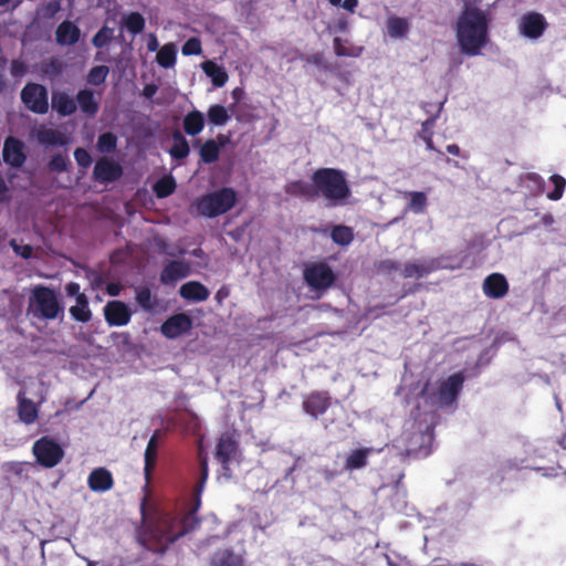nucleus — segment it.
Returning <instances> with one entry per match:
<instances>
[{
    "label": "nucleus",
    "mask_w": 566,
    "mask_h": 566,
    "mask_svg": "<svg viewBox=\"0 0 566 566\" xmlns=\"http://www.w3.org/2000/svg\"><path fill=\"white\" fill-rule=\"evenodd\" d=\"M157 90L158 87L155 84H147L143 90V94L145 97L151 98L156 94Z\"/></svg>",
    "instance_id": "obj_62"
},
{
    "label": "nucleus",
    "mask_w": 566,
    "mask_h": 566,
    "mask_svg": "<svg viewBox=\"0 0 566 566\" xmlns=\"http://www.w3.org/2000/svg\"><path fill=\"white\" fill-rule=\"evenodd\" d=\"M547 25V21L542 13L528 12L520 19L518 29L524 36L538 39L543 35Z\"/></svg>",
    "instance_id": "obj_12"
},
{
    "label": "nucleus",
    "mask_w": 566,
    "mask_h": 566,
    "mask_svg": "<svg viewBox=\"0 0 566 566\" xmlns=\"http://www.w3.org/2000/svg\"><path fill=\"white\" fill-rule=\"evenodd\" d=\"M207 116L209 122L217 126L224 125L230 119L228 111L220 104L211 105L208 109Z\"/></svg>",
    "instance_id": "obj_41"
},
{
    "label": "nucleus",
    "mask_w": 566,
    "mask_h": 566,
    "mask_svg": "<svg viewBox=\"0 0 566 566\" xmlns=\"http://www.w3.org/2000/svg\"><path fill=\"white\" fill-rule=\"evenodd\" d=\"M177 184L171 175H165L159 178L153 186V190L157 198L164 199L172 195L176 190Z\"/></svg>",
    "instance_id": "obj_35"
},
{
    "label": "nucleus",
    "mask_w": 566,
    "mask_h": 566,
    "mask_svg": "<svg viewBox=\"0 0 566 566\" xmlns=\"http://www.w3.org/2000/svg\"><path fill=\"white\" fill-rule=\"evenodd\" d=\"M113 38H114V29L108 28L107 25H104L93 36L92 44L96 49H103L113 40Z\"/></svg>",
    "instance_id": "obj_46"
},
{
    "label": "nucleus",
    "mask_w": 566,
    "mask_h": 566,
    "mask_svg": "<svg viewBox=\"0 0 566 566\" xmlns=\"http://www.w3.org/2000/svg\"><path fill=\"white\" fill-rule=\"evenodd\" d=\"M192 327L191 318L185 314H175L167 318L160 326L161 334L169 338L175 339L180 335L189 332Z\"/></svg>",
    "instance_id": "obj_15"
},
{
    "label": "nucleus",
    "mask_w": 566,
    "mask_h": 566,
    "mask_svg": "<svg viewBox=\"0 0 566 566\" xmlns=\"http://www.w3.org/2000/svg\"><path fill=\"white\" fill-rule=\"evenodd\" d=\"M238 451V442L229 433L220 437L217 448L216 458L224 470L229 469L230 462Z\"/></svg>",
    "instance_id": "obj_17"
},
{
    "label": "nucleus",
    "mask_w": 566,
    "mask_h": 566,
    "mask_svg": "<svg viewBox=\"0 0 566 566\" xmlns=\"http://www.w3.org/2000/svg\"><path fill=\"white\" fill-rule=\"evenodd\" d=\"M406 197L409 198L407 205L408 210L416 214H421L426 211L428 206V197L423 191H409L406 192Z\"/></svg>",
    "instance_id": "obj_37"
},
{
    "label": "nucleus",
    "mask_w": 566,
    "mask_h": 566,
    "mask_svg": "<svg viewBox=\"0 0 566 566\" xmlns=\"http://www.w3.org/2000/svg\"><path fill=\"white\" fill-rule=\"evenodd\" d=\"M438 269L436 260L423 261L420 263L407 262L401 269V275L405 279L423 277Z\"/></svg>",
    "instance_id": "obj_27"
},
{
    "label": "nucleus",
    "mask_w": 566,
    "mask_h": 566,
    "mask_svg": "<svg viewBox=\"0 0 566 566\" xmlns=\"http://www.w3.org/2000/svg\"><path fill=\"white\" fill-rule=\"evenodd\" d=\"M123 175V168L119 164L103 157L95 164L93 178L99 184L114 182Z\"/></svg>",
    "instance_id": "obj_14"
},
{
    "label": "nucleus",
    "mask_w": 566,
    "mask_h": 566,
    "mask_svg": "<svg viewBox=\"0 0 566 566\" xmlns=\"http://www.w3.org/2000/svg\"><path fill=\"white\" fill-rule=\"evenodd\" d=\"M464 380L465 377L463 371L454 373L441 381L437 390L432 392L429 391V384L427 382L422 388L420 396L431 405H437L441 408L452 407L458 401Z\"/></svg>",
    "instance_id": "obj_5"
},
{
    "label": "nucleus",
    "mask_w": 566,
    "mask_h": 566,
    "mask_svg": "<svg viewBox=\"0 0 566 566\" xmlns=\"http://www.w3.org/2000/svg\"><path fill=\"white\" fill-rule=\"evenodd\" d=\"M75 101L81 112L88 117L96 116L99 111V104L94 96V92L88 88L80 90Z\"/></svg>",
    "instance_id": "obj_26"
},
{
    "label": "nucleus",
    "mask_w": 566,
    "mask_h": 566,
    "mask_svg": "<svg viewBox=\"0 0 566 566\" xmlns=\"http://www.w3.org/2000/svg\"><path fill=\"white\" fill-rule=\"evenodd\" d=\"M122 25L135 35L144 31L146 21L142 13L130 12L123 18Z\"/></svg>",
    "instance_id": "obj_38"
},
{
    "label": "nucleus",
    "mask_w": 566,
    "mask_h": 566,
    "mask_svg": "<svg viewBox=\"0 0 566 566\" xmlns=\"http://www.w3.org/2000/svg\"><path fill=\"white\" fill-rule=\"evenodd\" d=\"M305 283L315 291H325L336 281V275L326 262H313L303 270Z\"/></svg>",
    "instance_id": "obj_8"
},
{
    "label": "nucleus",
    "mask_w": 566,
    "mask_h": 566,
    "mask_svg": "<svg viewBox=\"0 0 566 566\" xmlns=\"http://www.w3.org/2000/svg\"><path fill=\"white\" fill-rule=\"evenodd\" d=\"M482 290L490 298H502L509 292V282L503 274L492 273L484 279Z\"/></svg>",
    "instance_id": "obj_16"
},
{
    "label": "nucleus",
    "mask_w": 566,
    "mask_h": 566,
    "mask_svg": "<svg viewBox=\"0 0 566 566\" xmlns=\"http://www.w3.org/2000/svg\"><path fill=\"white\" fill-rule=\"evenodd\" d=\"M120 291H122V286L118 283H109L106 286V292L111 296L119 295Z\"/></svg>",
    "instance_id": "obj_61"
},
{
    "label": "nucleus",
    "mask_w": 566,
    "mask_h": 566,
    "mask_svg": "<svg viewBox=\"0 0 566 566\" xmlns=\"http://www.w3.org/2000/svg\"><path fill=\"white\" fill-rule=\"evenodd\" d=\"M135 298H136V302L138 303V305L146 312H151L157 305V302L153 297L150 289L146 287V286L139 287L136 291Z\"/></svg>",
    "instance_id": "obj_43"
},
{
    "label": "nucleus",
    "mask_w": 566,
    "mask_h": 566,
    "mask_svg": "<svg viewBox=\"0 0 566 566\" xmlns=\"http://www.w3.org/2000/svg\"><path fill=\"white\" fill-rule=\"evenodd\" d=\"M199 467H200V476L199 478H202V480H208L209 468H208L207 458H200Z\"/></svg>",
    "instance_id": "obj_59"
},
{
    "label": "nucleus",
    "mask_w": 566,
    "mask_h": 566,
    "mask_svg": "<svg viewBox=\"0 0 566 566\" xmlns=\"http://www.w3.org/2000/svg\"><path fill=\"white\" fill-rule=\"evenodd\" d=\"M109 69L106 65L94 66L88 71L87 82L91 85L98 86L106 81Z\"/></svg>",
    "instance_id": "obj_45"
},
{
    "label": "nucleus",
    "mask_w": 566,
    "mask_h": 566,
    "mask_svg": "<svg viewBox=\"0 0 566 566\" xmlns=\"http://www.w3.org/2000/svg\"><path fill=\"white\" fill-rule=\"evenodd\" d=\"M159 432L155 431V433L150 437L146 449L144 453V475L146 479V482L149 483L151 479V474L156 468L157 464V457H158V447H159Z\"/></svg>",
    "instance_id": "obj_20"
},
{
    "label": "nucleus",
    "mask_w": 566,
    "mask_h": 566,
    "mask_svg": "<svg viewBox=\"0 0 566 566\" xmlns=\"http://www.w3.org/2000/svg\"><path fill=\"white\" fill-rule=\"evenodd\" d=\"M311 180L315 184L316 199L323 197L328 207L344 205L352 196V190L346 179V174L336 168H318Z\"/></svg>",
    "instance_id": "obj_3"
},
{
    "label": "nucleus",
    "mask_w": 566,
    "mask_h": 566,
    "mask_svg": "<svg viewBox=\"0 0 566 566\" xmlns=\"http://www.w3.org/2000/svg\"><path fill=\"white\" fill-rule=\"evenodd\" d=\"M526 179L532 181L536 186L538 191H543L544 180L539 175L535 172H530L527 174Z\"/></svg>",
    "instance_id": "obj_57"
},
{
    "label": "nucleus",
    "mask_w": 566,
    "mask_h": 566,
    "mask_svg": "<svg viewBox=\"0 0 566 566\" xmlns=\"http://www.w3.org/2000/svg\"><path fill=\"white\" fill-rule=\"evenodd\" d=\"M10 245L12 247L13 251L21 258L28 260L32 256L33 248L30 244L19 245L14 240H12Z\"/></svg>",
    "instance_id": "obj_55"
},
{
    "label": "nucleus",
    "mask_w": 566,
    "mask_h": 566,
    "mask_svg": "<svg viewBox=\"0 0 566 566\" xmlns=\"http://www.w3.org/2000/svg\"><path fill=\"white\" fill-rule=\"evenodd\" d=\"M179 294L184 300L203 302L209 297L210 292L202 283L190 281L180 286Z\"/></svg>",
    "instance_id": "obj_25"
},
{
    "label": "nucleus",
    "mask_w": 566,
    "mask_h": 566,
    "mask_svg": "<svg viewBox=\"0 0 566 566\" xmlns=\"http://www.w3.org/2000/svg\"><path fill=\"white\" fill-rule=\"evenodd\" d=\"M117 137L115 134L108 132L98 136L97 148L101 153L109 154L116 149Z\"/></svg>",
    "instance_id": "obj_44"
},
{
    "label": "nucleus",
    "mask_w": 566,
    "mask_h": 566,
    "mask_svg": "<svg viewBox=\"0 0 566 566\" xmlns=\"http://www.w3.org/2000/svg\"><path fill=\"white\" fill-rule=\"evenodd\" d=\"M21 102L34 114H46L49 111V93L44 85L29 82L21 90Z\"/></svg>",
    "instance_id": "obj_9"
},
{
    "label": "nucleus",
    "mask_w": 566,
    "mask_h": 566,
    "mask_svg": "<svg viewBox=\"0 0 566 566\" xmlns=\"http://www.w3.org/2000/svg\"><path fill=\"white\" fill-rule=\"evenodd\" d=\"M201 52H202L201 41L197 36H192V38L188 39L181 48V53L186 56L199 55V54H201Z\"/></svg>",
    "instance_id": "obj_50"
},
{
    "label": "nucleus",
    "mask_w": 566,
    "mask_h": 566,
    "mask_svg": "<svg viewBox=\"0 0 566 566\" xmlns=\"http://www.w3.org/2000/svg\"><path fill=\"white\" fill-rule=\"evenodd\" d=\"M74 158H75L77 165L82 168H88L92 164V157H91L90 153L85 148H82V147H77L74 150Z\"/></svg>",
    "instance_id": "obj_51"
},
{
    "label": "nucleus",
    "mask_w": 566,
    "mask_h": 566,
    "mask_svg": "<svg viewBox=\"0 0 566 566\" xmlns=\"http://www.w3.org/2000/svg\"><path fill=\"white\" fill-rule=\"evenodd\" d=\"M455 33L462 52L478 55L488 40V20L479 8H465L459 15Z\"/></svg>",
    "instance_id": "obj_2"
},
{
    "label": "nucleus",
    "mask_w": 566,
    "mask_h": 566,
    "mask_svg": "<svg viewBox=\"0 0 566 566\" xmlns=\"http://www.w3.org/2000/svg\"><path fill=\"white\" fill-rule=\"evenodd\" d=\"M334 50L337 56H349V57H358L361 52V46H356L354 44L348 43L347 40H343L342 38H334Z\"/></svg>",
    "instance_id": "obj_40"
},
{
    "label": "nucleus",
    "mask_w": 566,
    "mask_h": 566,
    "mask_svg": "<svg viewBox=\"0 0 566 566\" xmlns=\"http://www.w3.org/2000/svg\"><path fill=\"white\" fill-rule=\"evenodd\" d=\"M549 180L554 185V190L547 193V198L549 200L557 201L564 195L566 179L558 174H554L551 176Z\"/></svg>",
    "instance_id": "obj_47"
},
{
    "label": "nucleus",
    "mask_w": 566,
    "mask_h": 566,
    "mask_svg": "<svg viewBox=\"0 0 566 566\" xmlns=\"http://www.w3.org/2000/svg\"><path fill=\"white\" fill-rule=\"evenodd\" d=\"M237 202V192L233 188L223 187L219 190L202 195L195 201L200 216L216 218L230 211Z\"/></svg>",
    "instance_id": "obj_6"
},
{
    "label": "nucleus",
    "mask_w": 566,
    "mask_h": 566,
    "mask_svg": "<svg viewBox=\"0 0 566 566\" xmlns=\"http://www.w3.org/2000/svg\"><path fill=\"white\" fill-rule=\"evenodd\" d=\"M184 129L187 135L196 136L205 127V117L200 111H191L184 117Z\"/></svg>",
    "instance_id": "obj_30"
},
{
    "label": "nucleus",
    "mask_w": 566,
    "mask_h": 566,
    "mask_svg": "<svg viewBox=\"0 0 566 566\" xmlns=\"http://www.w3.org/2000/svg\"><path fill=\"white\" fill-rule=\"evenodd\" d=\"M302 60L308 64H314L316 66L324 67V69L326 67L325 63H324L325 57H324L323 52H317L314 54L306 55V56L302 57Z\"/></svg>",
    "instance_id": "obj_56"
},
{
    "label": "nucleus",
    "mask_w": 566,
    "mask_h": 566,
    "mask_svg": "<svg viewBox=\"0 0 566 566\" xmlns=\"http://www.w3.org/2000/svg\"><path fill=\"white\" fill-rule=\"evenodd\" d=\"M176 45L174 43H167L159 49L156 61L161 67L169 69L176 64Z\"/></svg>",
    "instance_id": "obj_36"
},
{
    "label": "nucleus",
    "mask_w": 566,
    "mask_h": 566,
    "mask_svg": "<svg viewBox=\"0 0 566 566\" xmlns=\"http://www.w3.org/2000/svg\"><path fill=\"white\" fill-rule=\"evenodd\" d=\"M174 145L169 149V155L177 160H182L188 157L190 153L189 144L186 137L179 132L172 133Z\"/></svg>",
    "instance_id": "obj_34"
},
{
    "label": "nucleus",
    "mask_w": 566,
    "mask_h": 566,
    "mask_svg": "<svg viewBox=\"0 0 566 566\" xmlns=\"http://www.w3.org/2000/svg\"><path fill=\"white\" fill-rule=\"evenodd\" d=\"M284 191L289 196L301 197L308 201H313L316 199L315 184H310L304 180H294L287 182L284 186Z\"/></svg>",
    "instance_id": "obj_24"
},
{
    "label": "nucleus",
    "mask_w": 566,
    "mask_h": 566,
    "mask_svg": "<svg viewBox=\"0 0 566 566\" xmlns=\"http://www.w3.org/2000/svg\"><path fill=\"white\" fill-rule=\"evenodd\" d=\"M201 494L192 491V507L188 512L161 513L147 522L138 533L140 545L155 554H164L172 543L192 532L200 524L197 511L201 505Z\"/></svg>",
    "instance_id": "obj_1"
},
{
    "label": "nucleus",
    "mask_w": 566,
    "mask_h": 566,
    "mask_svg": "<svg viewBox=\"0 0 566 566\" xmlns=\"http://www.w3.org/2000/svg\"><path fill=\"white\" fill-rule=\"evenodd\" d=\"M158 41H157V38L151 34L148 42H147V49L150 51V52H154L158 49Z\"/></svg>",
    "instance_id": "obj_64"
},
{
    "label": "nucleus",
    "mask_w": 566,
    "mask_h": 566,
    "mask_svg": "<svg viewBox=\"0 0 566 566\" xmlns=\"http://www.w3.org/2000/svg\"><path fill=\"white\" fill-rule=\"evenodd\" d=\"M17 399L19 419L25 424L34 423L39 413L36 403L27 398L23 390L19 391Z\"/></svg>",
    "instance_id": "obj_23"
},
{
    "label": "nucleus",
    "mask_w": 566,
    "mask_h": 566,
    "mask_svg": "<svg viewBox=\"0 0 566 566\" xmlns=\"http://www.w3.org/2000/svg\"><path fill=\"white\" fill-rule=\"evenodd\" d=\"M70 160L62 154H55L48 163V168L52 172H63L67 170Z\"/></svg>",
    "instance_id": "obj_49"
},
{
    "label": "nucleus",
    "mask_w": 566,
    "mask_h": 566,
    "mask_svg": "<svg viewBox=\"0 0 566 566\" xmlns=\"http://www.w3.org/2000/svg\"><path fill=\"white\" fill-rule=\"evenodd\" d=\"M205 74L211 78L216 87H222L228 82V73L226 69L213 61H206L201 65Z\"/></svg>",
    "instance_id": "obj_28"
},
{
    "label": "nucleus",
    "mask_w": 566,
    "mask_h": 566,
    "mask_svg": "<svg viewBox=\"0 0 566 566\" xmlns=\"http://www.w3.org/2000/svg\"><path fill=\"white\" fill-rule=\"evenodd\" d=\"M80 36V28L69 20L61 22L55 30V41L59 45H73L78 42Z\"/></svg>",
    "instance_id": "obj_21"
},
{
    "label": "nucleus",
    "mask_w": 566,
    "mask_h": 566,
    "mask_svg": "<svg viewBox=\"0 0 566 566\" xmlns=\"http://www.w3.org/2000/svg\"><path fill=\"white\" fill-rule=\"evenodd\" d=\"M190 274V265L185 261H169L160 273L163 284H172Z\"/></svg>",
    "instance_id": "obj_18"
},
{
    "label": "nucleus",
    "mask_w": 566,
    "mask_h": 566,
    "mask_svg": "<svg viewBox=\"0 0 566 566\" xmlns=\"http://www.w3.org/2000/svg\"><path fill=\"white\" fill-rule=\"evenodd\" d=\"M8 191H9V188H8L3 177L0 175V202H4L9 199Z\"/></svg>",
    "instance_id": "obj_60"
},
{
    "label": "nucleus",
    "mask_w": 566,
    "mask_h": 566,
    "mask_svg": "<svg viewBox=\"0 0 566 566\" xmlns=\"http://www.w3.org/2000/svg\"><path fill=\"white\" fill-rule=\"evenodd\" d=\"M32 453L35 461L45 469L56 467L61 463L65 454L62 446L49 436L41 437L34 441Z\"/></svg>",
    "instance_id": "obj_7"
},
{
    "label": "nucleus",
    "mask_w": 566,
    "mask_h": 566,
    "mask_svg": "<svg viewBox=\"0 0 566 566\" xmlns=\"http://www.w3.org/2000/svg\"><path fill=\"white\" fill-rule=\"evenodd\" d=\"M28 65L21 60H12L10 65V74L14 78H20L28 73Z\"/></svg>",
    "instance_id": "obj_53"
},
{
    "label": "nucleus",
    "mask_w": 566,
    "mask_h": 566,
    "mask_svg": "<svg viewBox=\"0 0 566 566\" xmlns=\"http://www.w3.org/2000/svg\"><path fill=\"white\" fill-rule=\"evenodd\" d=\"M410 30L409 21L406 18L389 17L387 20V31L390 38H405Z\"/></svg>",
    "instance_id": "obj_32"
},
{
    "label": "nucleus",
    "mask_w": 566,
    "mask_h": 566,
    "mask_svg": "<svg viewBox=\"0 0 566 566\" xmlns=\"http://www.w3.org/2000/svg\"><path fill=\"white\" fill-rule=\"evenodd\" d=\"M437 117L438 115H434L422 122L421 129L417 133V136L420 139L426 138L428 136H433V126L436 124Z\"/></svg>",
    "instance_id": "obj_54"
},
{
    "label": "nucleus",
    "mask_w": 566,
    "mask_h": 566,
    "mask_svg": "<svg viewBox=\"0 0 566 566\" xmlns=\"http://www.w3.org/2000/svg\"><path fill=\"white\" fill-rule=\"evenodd\" d=\"M211 566H243V563L239 556L226 549L216 555Z\"/></svg>",
    "instance_id": "obj_42"
},
{
    "label": "nucleus",
    "mask_w": 566,
    "mask_h": 566,
    "mask_svg": "<svg viewBox=\"0 0 566 566\" xmlns=\"http://www.w3.org/2000/svg\"><path fill=\"white\" fill-rule=\"evenodd\" d=\"M357 6L358 0H344L342 3V7L349 12H354Z\"/></svg>",
    "instance_id": "obj_63"
},
{
    "label": "nucleus",
    "mask_w": 566,
    "mask_h": 566,
    "mask_svg": "<svg viewBox=\"0 0 566 566\" xmlns=\"http://www.w3.org/2000/svg\"><path fill=\"white\" fill-rule=\"evenodd\" d=\"M399 270H401V264L396 260L386 259L378 264V271L384 274H391Z\"/></svg>",
    "instance_id": "obj_52"
},
{
    "label": "nucleus",
    "mask_w": 566,
    "mask_h": 566,
    "mask_svg": "<svg viewBox=\"0 0 566 566\" xmlns=\"http://www.w3.org/2000/svg\"><path fill=\"white\" fill-rule=\"evenodd\" d=\"M27 314L32 318L54 321L63 318L64 305L55 291L45 285H35L28 300Z\"/></svg>",
    "instance_id": "obj_4"
},
{
    "label": "nucleus",
    "mask_w": 566,
    "mask_h": 566,
    "mask_svg": "<svg viewBox=\"0 0 566 566\" xmlns=\"http://www.w3.org/2000/svg\"><path fill=\"white\" fill-rule=\"evenodd\" d=\"M65 291L69 296H75V298L78 295H82L83 293L80 292V284L76 282H70L65 285Z\"/></svg>",
    "instance_id": "obj_58"
},
{
    "label": "nucleus",
    "mask_w": 566,
    "mask_h": 566,
    "mask_svg": "<svg viewBox=\"0 0 566 566\" xmlns=\"http://www.w3.org/2000/svg\"><path fill=\"white\" fill-rule=\"evenodd\" d=\"M40 142L48 145H63V135L56 129H44L40 133Z\"/></svg>",
    "instance_id": "obj_48"
},
{
    "label": "nucleus",
    "mask_w": 566,
    "mask_h": 566,
    "mask_svg": "<svg viewBox=\"0 0 566 566\" xmlns=\"http://www.w3.org/2000/svg\"><path fill=\"white\" fill-rule=\"evenodd\" d=\"M371 451V448L353 450L345 460V469L353 471L365 468L368 464V457Z\"/></svg>",
    "instance_id": "obj_29"
},
{
    "label": "nucleus",
    "mask_w": 566,
    "mask_h": 566,
    "mask_svg": "<svg viewBox=\"0 0 566 566\" xmlns=\"http://www.w3.org/2000/svg\"><path fill=\"white\" fill-rule=\"evenodd\" d=\"M199 156L205 164L216 163L220 156V146L214 139H208L201 145Z\"/></svg>",
    "instance_id": "obj_39"
},
{
    "label": "nucleus",
    "mask_w": 566,
    "mask_h": 566,
    "mask_svg": "<svg viewBox=\"0 0 566 566\" xmlns=\"http://www.w3.org/2000/svg\"><path fill=\"white\" fill-rule=\"evenodd\" d=\"M52 108L60 117H67L75 114L77 109L76 101L66 92L56 91L51 96Z\"/></svg>",
    "instance_id": "obj_19"
},
{
    "label": "nucleus",
    "mask_w": 566,
    "mask_h": 566,
    "mask_svg": "<svg viewBox=\"0 0 566 566\" xmlns=\"http://www.w3.org/2000/svg\"><path fill=\"white\" fill-rule=\"evenodd\" d=\"M103 315L108 326H125L133 316V311L129 306L119 300L108 301L103 307Z\"/></svg>",
    "instance_id": "obj_11"
},
{
    "label": "nucleus",
    "mask_w": 566,
    "mask_h": 566,
    "mask_svg": "<svg viewBox=\"0 0 566 566\" xmlns=\"http://www.w3.org/2000/svg\"><path fill=\"white\" fill-rule=\"evenodd\" d=\"M87 484L94 492H106L113 488L114 480L107 469L97 468L90 473Z\"/></svg>",
    "instance_id": "obj_22"
},
{
    "label": "nucleus",
    "mask_w": 566,
    "mask_h": 566,
    "mask_svg": "<svg viewBox=\"0 0 566 566\" xmlns=\"http://www.w3.org/2000/svg\"><path fill=\"white\" fill-rule=\"evenodd\" d=\"M2 157L6 164L13 168H20L27 160L24 143L17 137L8 136L4 139Z\"/></svg>",
    "instance_id": "obj_13"
},
{
    "label": "nucleus",
    "mask_w": 566,
    "mask_h": 566,
    "mask_svg": "<svg viewBox=\"0 0 566 566\" xmlns=\"http://www.w3.org/2000/svg\"><path fill=\"white\" fill-rule=\"evenodd\" d=\"M332 406V396L327 390H313L303 396L302 408L312 419L317 420Z\"/></svg>",
    "instance_id": "obj_10"
},
{
    "label": "nucleus",
    "mask_w": 566,
    "mask_h": 566,
    "mask_svg": "<svg viewBox=\"0 0 566 566\" xmlns=\"http://www.w3.org/2000/svg\"><path fill=\"white\" fill-rule=\"evenodd\" d=\"M354 230L348 226L337 224L331 229V239L337 245L347 247L354 241Z\"/></svg>",
    "instance_id": "obj_33"
},
{
    "label": "nucleus",
    "mask_w": 566,
    "mask_h": 566,
    "mask_svg": "<svg viewBox=\"0 0 566 566\" xmlns=\"http://www.w3.org/2000/svg\"><path fill=\"white\" fill-rule=\"evenodd\" d=\"M71 316L81 323H87L92 318V312L88 306V298L85 294L76 297V304L70 307Z\"/></svg>",
    "instance_id": "obj_31"
}]
</instances>
